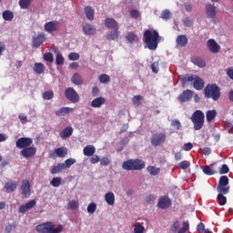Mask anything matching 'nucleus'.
Here are the masks:
<instances>
[{
  "label": "nucleus",
  "instance_id": "c85d7f7f",
  "mask_svg": "<svg viewBox=\"0 0 233 233\" xmlns=\"http://www.w3.org/2000/svg\"><path fill=\"white\" fill-rule=\"evenodd\" d=\"M216 116H218V112L216 111V109L208 110L206 112V119L208 123H211L212 120L216 119Z\"/></svg>",
  "mask_w": 233,
  "mask_h": 233
},
{
  "label": "nucleus",
  "instance_id": "6ab92c4d",
  "mask_svg": "<svg viewBox=\"0 0 233 233\" xmlns=\"http://www.w3.org/2000/svg\"><path fill=\"white\" fill-rule=\"evenodd\" d=\"M45 43V35H38L33 37V48H39Z\"/></svg>",
  "mask_w": 233,
  "mask_h": 233
},
{
  "label": "nucleus",
  "instance_id": "052dcab7",
  "mask_svg": "<svg viewBox=\"0 0 233 233\" xmlns=\"http://www.w3.org/2000/svg\"><path fill=\"white\" fill-rule=\"evenodd\" d=\"M228 172H230V168H228L227 164H223L220 167L219 174H228Z\"/></svg>",
  "mask_w": 233,
  "mask_h": 233
},
{
  "label": "nucleus",
  "instance_id": "393cba45",
  "mask_svg": "<svg viewBox=\"0 0 233 233\" xmlns=\"http://www.w3.org/2000/svg\"><path fill=\"white\" fill-rule=\"evenodd\" d=\"M74 112V108L72 107H61L58 110L56 111V116H58L59 117L66 116V114H70Z\"/></svg>",
  "mask_w": 233,
  "mask_h": 233
},
{
  "label": "nucleus",
  "instance_id": "72a5a7b5",
  "mask_svg": "<svg viewBox=\"0 0 233 233\" xmlns=\"http://www.w3.org/2000/svg\"><path fill=\"white\" fill-rule=\"evenodd\" d=\"M65 170V164L58 163L56 166H54L51 169V174H59V172H62Z\"/></svg>",
  "mask_w": 233,
  "mask_h": 233
},
{
  "label": "nucleus",
  "instance_id": "58836bf2",
  "mask_svg": "<svg viewBox=\"0 0 233 233\" xmlns=\"http://www.w3.org/2000/svg\"><path fill=\"white\" fill-rule=\"evenodd\" d=\"M56 154L58 157H65V156L68 154V149H66V147H58L56 150Z\"/></svg>",
  "mask_w": 233,
  "mask_h": 233
},
{
  "label": "nucleus",
  "instance_id": "f3484780",
  "mask_svg": "<svg viewBox=\"0 0 233 233\" xmlns=\"http://www.w3.org/2000/svg\"><path fill=\"white\" fill-rule=\"evenodd\" d=\"M206 14L209 19H214L216 17V6L211 4L206 5Z\"/></svg>",
  "mask_w": 233,
  "mask_h": 233
},
{
  "label": "nucleus",
  "instance_id": "79ce46f5",
  "mask_svg": "<svg viewBox=\"0 0 233 233\" xmlns=\"http://www.w3.org/2000/svg\"><path fill=\"white\" fill-rule=\"evenodd\" d=\"M61 183H63V179H61V177H53V179L50 182V185L52 187H55V188H57V187H59Z\"/></svg>",
  "mask_w": 233,
  "mask_h": 233
},
{
  "label": "nucleus",
  "instance_id": "cd10ccee",
  "mask_svg": "<svg viewBox=\"0 0 233 233\" xmlns=\"http://www.w3.org/2000/svg\"><path fill=\"white\" fill-rule=\"evenodd\" d=\"M71 83L79 86V85H83V77L78 73H75L71 77Z\"/></svg>",
  "mask_w": 233,
  "mask_h": 233
},
{
  "label": "nucleus",
  "instance_id": "9b49d317",
  "mask_svg": "<svg viewBox=\"0 0 233 233\" xmlns=\"http://www.w3.org/2000/svg\"><path fill=\"white\" fill-rule=\"evenodd\" d=\"M37 152V148L35 147H25L21 150L20 155L25 157V159H30V157H34Z\"/></svg>",
  "mask_w": 233,
  "mask_h": 233
},
{
  "label": "nucleus",
  "instance_id": "5701e85b",
  "mask_svg": "<svg viewBox=\"0 0 233 233\" xmlns=\"http://www.w3.org/2000/svg\"><path fill=\"white\" fill-rule=\"evenodd\" d=\"M105 25L106 26V28H111V30H119L117 22H116V20H114L113 18L106 19Z\"/></svg>",
  "mask_w": 233,
  "mask_h": 233
},
{
  "label": "nucleus",
  "instance_id": "69168bd1",
  "mask_svg": "<svg viewBox=\"0 0 233 233\" xmlns=\"http://www.w3.org/2000/svg\"><path fill=\"white\" fill-rule=\"evenodd\" d=\"M183 23L185 25V26H192V25H194V21H192V19L188 18V17H186L184 20H183Z\"/></svg>",
  "mask_w": 233,
  "mask_h": 233
},
{
  "label": "nucleus",
  "instance_id": "de8ad7c7",
  "mask_svg": "<svg viewBox=\"0 0 233 233\" xmlns=\"http://www.w3.org/2000/svg\"><path fill=\"white\" fill-rule=\"evenodd\" d=\"M98 79L103 84L110 83V76L106 74L100 75Z\"/></svg>",
  "mask_w": 233,
  "mask_h": 233
},
{
  "label": "nucleus",
  "instance_id": "0e129e2a",
  "mask_svg": "<svg viewBox=\"0 0 233 233\" xmlns=\"http://www.w3.org/2000/svg\"><path fill=\"white\" fill-rule=\"evenodd\" d=\"M101 161V159L99 158V156L97 155H93V157L90 158V163L92 165H96L97 163H99Z\"/></svg>",
  "mask_w": 233,
  "mask_h": 233
},
{
  "label": "nucleus",
  "instance_id": "a878e982",
  "mask_svg": "<svg viewBox=\"0 0 233 233\" xmlns=\"http://www.w3.org/2000/svg\"><path fill=\"white\" fill-rule=\"evenodd\" d=\"M105 201L109 206H114L116 203V195L112 192H108L105 195Z\"/></svg>",
  "mask_w": 233,
  "mask_h": 233
},
{
  "label": "nucleus",
  "instance_id": "f8f14e48",
  "mask_svg": "<svg viewBox=\"0 0 233 233\" xmlns=\"http://www.w3.org/2000/svg\"><path fill=\"white\" fill-rule=\"evenodd\" d=\"M194 92L190 89H186L178 96L179 103H188L192 99Z\"/></svg>",
  "mask_w": 233,
  "mask_h": 233
},
{
  "label": "nucleus",
  "instance_id": "20e7f679",
  "mask_svg": "<svg viewBox=\"0 0 233 233\" xmlns=\"http://www.w3.org/2000/svg\"><path fill=\"white\" fill-rule=\"evenodd\" d=\"M56 225L54 222H45L35 227V230L38 233H60L63 232V226L59 225L56 228H54Z\"/></svg>",
  "mask_w": 233,
  "mask_h": 233
},
{
  "label": "nucleus",
  "instance_id": "473e14b6",
  "mask_svg": "<svg viewBox=\"0 0 233 233\" xmlns=\"http://www.w3.org/2000/svg\"><path fill=\"white\" fill-rule=\"evenodd\" d=\"M126 39L127 41H128V43H137V41H139L137 35L132 32L127 33V35H126Z\"/></svg>",
  "mask_w": 233,
  "mask_h": 233
},
{
  "label": "nucleus",
  "instance_id": "bf43d9fd",
  "mask_svg": "<svg viewBox=\"0 0 233 233\" xmlns=\"http://www.w3.org/2000/svg\"><path fill=\"white\" fill-rule=\"evenodd\" d=\"M101 167H108L110 165V159L107 157H104L100 160Z\"/></svg>",
  "mask_w": 233,
  "mask_h": 233
},
{
  "label": "nucleus",
  "instance_id": "0eeeda50",
  "mask_svg": "<svg viewBox=\"0 0 233 233\" xmlns=\"http://www.w3.org/2000/svg\"><path fill=\"white\" fill-rule=\"evenodd\" d=\"M229 182L230 180L228 179V177L221 176L217 186V192L218 194H228L230 192V186H228Z\"/></svg>",
  "mask_w": 233,
  "mask_h": 233
},
{
  "label": "nucleus",
  "instance_id": "dca6fc26",
  "mask_svg": "<svg viewBox=\"0 0 233 233\" xmlns=\"http://www.w3.org/2000/svg\"><path fill=\"white\" fill-rule=\"evenodd\" d=\"M208 48L209 51L212 52V54H218V52H219V50H221V46H219L218 44L216 43V40L214 39H209L208 40Z\"/></svg>",
  "mask_w": 233,
  "mask_h": 233
},
{
  "label": "nucleus",
  "instance_id": "13d9d810",
  "mask_svg": "<svg viewBox=\"0 0 233 233\" xmlns=\"http://www.w3.org/2000/svg\"><path fill=\"white\" fill-rule=\"evenodd\" d=\"M79 59V54L77 53H69L68 60L69 61H77Z\"/></svg>",
  "mask_w": 233,
  "mask_h": 233
},
{
  "label": "nucleus",
  "instance_id": "a18cd8bd",
  "mask_svg": "<svg viewBox=\"0 0 233 233\" xmlns=\"http://www.w3.org/2000/svg\"><path fill=\"white\" fill-rule=\"evenodd\" d=\"M142 101H143V96L141 95H137L132 98V103L136 106H140Z\"/></svg>",
  "mask_w": 233,
  "mask_h": 233
},
{
  "label": "nucleus",
  "instance_id": "8fccbe9b",
  "mask_svg": "<svg viewBox=\"0 0 233 233\" xmlns=\"http://www.w3.org/2000/svg\"><path fill=\"white\" fill-rule=\"evenodd\" d=\"M68 207L71 210H77L79 208V203L76 200H71L68 203Z\"/></svg>",
  "mask_w": 233,
  "mask_h": 233
},
{
  "label": "nucleus",
  "instance_id": "c03bdc74",
  "mask_svg": "<svg viewBox=\"0 0 233 233\" xmlns=\"http://www.w3.org/2000/svg\"><path fill=\"white\" fill-rule=\"evenodd\" d=\"M147 169V172H149L150 176H157V174H159L160 172V169L154 166H148Z\"/></svg>",
  "mask_w": 233,
  "mask_h": 233
},
{
  "label": "nucleus",
  "instance_id": "774afa93",
  "mask_svg": "<svg viewBox=\"0 0 233 233\" xmlns=\"http://www.w3.org/2000/svg\"><path fill=\"white\" fill-rule=\"evenodd\" d=\"M15 227H17V225H15V224L8 225L5 228V232L10 233V232H12V230H15Z\"/></svg>",
  "mask_w": 233,
  "mask_h": 233
},
{
  "label": "nucleus",
  "instance_id": "f704fd0d",
  "mask_svg": "<svg viewBox=\"0 0 233 233\" xmlns=\"http://www.w3.org/2000/svg\"><path fill=\"white\" fill-rule=\"evenodd\" d=\"M119 37V31L118 29H113L112 32H110L107 35H106V39L108 41H114V39H117Z\"/></svg>",
  "mask_w": 233,
  "mask_h": 233
},
{
  "label": "nucleus",
  "instance_id": "603ef678",
  "mask_svg": "<svg viewBox=\"0 0 233 233\" xmlns=\"http://www.w3.org/2000/svg\"><path fill=\"white\" fill-rule=\"evenodd\" d=\"M44 61H48V63H54V55H52V53H46L44 55Z\"/></svg>",
  "mask_w": 233,
  "mask_h": 233
},
{
  "label": "nucleus",
  "instance_id": "a19ab883",
  "mask_svg": "<svg viewBox=\"0 0 233 233\" xmlns=\"http://www.w3.org/2000/svg\"><path fill=\"white\" fill-rule=\"evenodd\" d=\"M202 171L206 176H214V174H216V171H214L210 166H204Z\"/></svg>",
  "mask_w": 233,
  "mask_h": 233
},
{
  "label": "nucleus",
  "instance_id": "6e6d98bb",
  "mask_svg": "<svg viewBox=\"0 0 233 233\" xmlns=\"http://www.w3.org/2000/svg\"><path fill=\"white\" fill-rule=\"evenodd\" d=\"M171 127H173L175 130H179L181 128V122H179V120H172Z\"/></svg>",
  "mask_w": 233,
  "mask_h": 233
},
{
  "label": "nucleus",
  "instance_id": "1a4fd4ad",
  "mask_svg": "<svg viewBox=\"0 0 233 233\" xmlns=\"http://www.w3.org/2000/svg\"><path fill=\"white\" fill-rule=\"evenodd\" d=\"M167 141V135L165 133H156L151 137V145L153 147H159V145H163Z\"/></svg>",
  "mask_w": 233,
  "mask_h": 233
},
{
  "label": "nucleus",
  "instance_id": "4be33fe9",
  "mask_svg": "<svg viewBox=\"0 0 233 233\" xmlns=\"http://www.w3.org/2000/svg\"><path fill=\"white\" fill-rule=\"evenodd\" d=\"M72 134H74V128H72V127H67L60 132V137L62 139H67Z\"/></svg>",
  "mask_w": 233,
  "mask_h": 233
},
{
  "label": "nucleus",
  "instance_id": "4c0bfd02",
  "mask_svg": "<svg viewBox=\"0 0 233 233\" xmlns=\"http://www.w3.org/2000/svg\"><path fill=\"white\" fill-rule=\"evenodd\" d=\"M2 16L5 21H12V19H14V13L10 10H6L3 12Z\"/></svg>",
  "mask_w": 233,
  "mask_h": 233
},
{
  "label": "nucleus",
  "instance_id": "ea45409f",
  "mask_svg": "<svg viewBox=\"0 0 233 233\" xmlns=\"http://www.w3.org/2000/svg\"><path fill=\"white\" fill-rule=\"evenodd\" d=\"M85 12L86 18L89 19V21H94V10L90 6H86Z\"/></svg>",
  "mask_w": 233,
  "mask_h": 233
},
{
  "label": "nucleus",
  "instance_id": "6e6552de",
  "mask_svg": "<svg viewBox=\"0 0 233 233\" xmlns=\"http://www.w3.org/2000/svg\"><path fill=\"white\" fill-rule=\"evenodd\" d=\"M65 96L71 103H79V94L75 91L74 87H67L65 90Z\"/></svg>",
  "mask_w": 233,
  "mask_h": 233
},
{
  "label": "nucleus",
  "instance_id": "bb28decb",
  "mask_svg": "<svg viewBox=\"0 0 233 233\" xmlns=\"http://www.w3.org/2000/svg\"><path fill=\"white\" fill-rule=\"evenodd\" d=\"M5 188L6 192H15V188H17V182L14 180H10L5 185Z\"/></svg>",
  "mask_w": 233,
  "mask_h": 233
},
{
  "label": "nucleus",
  "instance_id": "4468645a",
  "mask_svg": "<svg viewBox=\"0 0 233 233\" xmlns=\"http://www.w3.org/2000/svg\"><path fill=\"white\" fill-rule=\"evenodd\" d=\"M170 205H172V200H170V198L167 196L161 197L158 199V208H162L164 210L165 208H168Z\"/></svg>",
  "mask_w": 233,
  "mask_h": 233
},
{
  "label": "nucleus",
  "instance_id": "2f4dec72",
  "mask_svg": "<svg viewBox=\"0 0 233 233\" xmlns=\"http://www.w3.org/2000/svg\"><path fill=\"white\" fill-rule=\"evenodd\" d=\"M228 193H218L217 197V201L220 207H225L227 205V196Z\"/></svg>",
  "mask_w": 233,
  "mask_h": 233
},
{
  "label": "nucleus",
  "instance_id": "680f3d73",
  "mask_svg": "<svg viewBox=\"0 0 233 233\" xmlns=\"http://www.w3.org/2000/svg\"><path fill=\"white\" fill-rule=\"evenodd\" d=\"M151 70H152V72H154V74H157V72H159V63L154 62L151 65Z\"/></svg>",
  "mask_w": 233,
  "mask_h": 233
},
{
  "label": "nucleus",
  "instance_id": "338daca9",
  "mask_svg": "<svg viewBox=\"0 0 233 233\" xmlns=\"http://www.w3.org/2000/svg\"><path fill=\"white\" fill-rule=\"evenodd\" d=\"M130 16L133 17V19H137V17H139V11L136 9L131 10Z\"/></svg>",
  "mask_w": 233,
  "mask_h": 233
},
{
  "label": "nucleus",
  "instance_id": "49530a36",
  "mask_svg": "<svg viewBox=\"0 0 233 233\" xmlns=\"http://www.w3.org/2000/svg\"><path fill=\"white\" fill-rule=\"evenodd\" d=\"M189 228H190V224H188V222L187 221H184L182 228L178 229L177 233H187L188 232Z\"/></svg>",
  "mask_w": 233,
  "mask_h": 233
},
{
  "label": "nucleus",
  "instance_id": "ddd939ff",
  "mask_svg": "<svg viewBox=\"0 0 233 233\" xmlns=\"http://www.w3.org/2000/svg\"><path fill=\"white\" fill-rule=\"evenodd\" d=\"M22 197L28 198H30V181L23 180L21 185Z\"/></svg>",
  "mask_w": 233,
  "mask_h": 233
},
{
  "label": "nucleus",
  "instance_id": "37998d69",
  "mask_svg": "<svg viewBox=\"0 0 233 233\" xmlns=\"http://www.w3.org/2000/svg\"><path fill=\"white\" fill-rule=\"evenodd\" d=\"M134 233H145V226H143V224L137 222L134 226Z\"/></svg>",
  "mask_w": 233,
  "mask_h": 233
},
{
  "label": "nucleus",
  "instance_id": "2eb2a0df",
  "mask_svg": "<svg viewBox=\"0 0 233 233\" xmlns=\"http://www.w3.org/2000/svg\"><path fill=\"white\" fill-rule=\"evenodd\" d=\"M35 205H36L35 200H30L27 203H25V205L20 206L18 212L20 214H25V212H28V210H32V208H34V207H35Z\"/></svg>",
  "mask_w": 233,
  "mask_h": 233
},
{
  "label": "nucleus",
  "instance_id": "3c124183",
  "mask_svg": "<svg viewBox=\"0 0 233 233\" xmlns=\"http://www.w3.org/2000/svg\"><path fill=\"white\" fill-rule=\"evenodd\" d=\"M96 210H97V205L96 203H90L87 206V212L89 214H94V212H96Z\"/></svg>",
  "mask_w": 233,
  "mask_h": 233
},
{
  "label": "nucleus",
  "instance_id": "f03ea898",
  "mask_svg": "<svg viewBox=\"0 0 233 233\" xmlns=\"http://www.w3.org/2000/svg\"><path fill=\"white\" fill-rule=\"evenodd\" d=\"M180 81L182 83V86H185L187 83H193V88H195V90H203V87L205 86V81H203L201 77L194 75H185L182 76Z\"/></svg>",
  "mask_w": 233,
  "mask_h": 233
},
{
  "label": "nucleus",
  "instance_id": "7ed1b4c3",
  "mask_svg": "<svg viewBox=\"0 0 233 233\" xmlns=\"http://www.w3.org/2000/svg\"><path fill=\"white\" fill-rule=\"evenodd\" d=\"M205 97L208 99H213V101H219V97H221V90L219 86L216 84H208L204 88Z\"/></svg>",
  "mask_w": 233,
  "mask_h": 233
},
{
  "label": "nucleus",
  "instance_id": "5fc2aeb1",
  "mask_svg": "<svg viewBox=\"0 0 233 233\" xmlns=\"http://www.w3.org/2000/svg\"><path fill=\"white\" fill-rule=\"evenodd\" d=\"M76 163V159L74 158H68L65 161V168H70V167H72V165H75Z\"/></svg>",
  "mask_w": 233,
  "mask_h": 233
},
{
  "label": "nucleus",
  "instance_id": "39448f33",
  "mask_svg": "<svg viewBox=\"0 0 233 233\" xmlns=\"http://www.w3.org/2000/svg\"><path fill=\"white\" fill-rule=\"evenodd\" d=\"M145 161L141 159H128L122 163V168L124 170H143L145 168Z\"/></svg>",
  "mask_w": 233,
  "mask_h": 233
},
{
  "label": "nucleus",
  "instance_id": "f257e3e1",
  "mask_svg": "<svg viewBox=\"0 0 233 233\" xmlns=\"http://www.w3.org/2000/svg\"><path fill=\"white\" fill-rule=\"evenodd\" d=\"M161 41V36H159V32L156 29H147L143 34V42L148 50H157V46Z\"/></svg>",
  "mask_w": 233,
  "mask_h": 233
},
{
  "label": "nucleus",
  "instance_id": "e433bc0d",
  "mask_svg": "<svg viewBox=\"0 0 233 233\" xmlns=\"http://www.w3.org/2000/svg\"><path fill=\"white\" fill-rule=\"evenodd\" d=\"M34 71L38 75L43 74V72H45V65L42 63H35L34 66Z\"/></svg>",
  "mask_w": 233,
  "mask_h": 233
},
{
  "label": "nucleus",
  "instance_id": "c9c22d12",
  "mask_svg": "<svg viewBox=\"0 0 233 233\" xmlns=\"http://www.w3.org/2000/svg\"><path fill=\"white\" fill-rule=\"evenodd\" d=\"M18 5L22 10H26L30 8V5H32V0H19Z\"/></svg>",
  "mask_w": 233,
  "mask_h": 233
},
{
  "label": "nucleus",
  "instance_id": "423d86ee",
  "mask_svg": "<svg viewBox=\"0 0 233 233\" xmlns=\"http://www.w3.org/2000/svg\"><path fill=\"white\" fill-rule=\"evenodd\" d=\"M191 122L193 123L194 130H201L205 126V113L201 110H196L191 117Z\"/></svg>",
  "mask_w": 233,
  "mask_h": 233
},
{
  "label": "nucleus",
  "instance_id": "b1692460",
  "mask_svg": "<svg viewBox=\"0 0 233 233\" xmlns=\"http://www.w3.org/2000/svg\"><path fill=\"white\" fill-rule=\"evenodd\" d=\"M191 62L193 63V65L199 66V68H205V66H207V63L205 62V60H203L199 56H193L191 58Z\"/></svg>",
  "mask_w": 233,
  "mask_h": 233
},
{
  "label": "nucleus",
  "instance_id": "e2e57ef3",
  "mask_svg": "<svg viewBox=\"0 0 233 233\" xmlns=\"http://www.w3.org/2000/svg\"><path fill=\"white\" fill-rule=\"evenodd\" d=\"M56 65H63L65 63V58L63 57V55L57 54L56 58Z\"/></svg>",
  "mask_w": 233,
  "mask_h": 233
},
{
  "label": "nucleus",
  "instance_id": "864d4df0",
  "mask_svg": "<svg viewBox=\"0 0 233 233\" xmlns=\"http://www.w3.org/2000/svg\"><path fill=\"white\" fill-rule=\"evenodd\" d=\"M54 97V92L53 91H46L43 94V98L46 100H50Z\"/></svg>",
  "mask_w": 233,
  "mask_h": 233
},
{
  "label": "nucleus",
  "instance_id": "4d7b16f0",
  "mask_svg": "<svg viewBox=\"0 0 233 233\" xmlns=\"http://www.w3.org/2000/svg\"><path fill=\"white\" fill-rule=\"evenodd\" d=\"M188 167H190V162L187 161V160H184V161L179 163V167L182 170H187V168H188Z\"/></svg>",
  "mask_w": 233,
  "mask_h": 233
},
{
  "label": "nucleus",
  "instance_id": "a211bd4d",
  "mask_svg": "<svg viewBox=\"0 0 233 233\" xmlns=\"http://www.w3.org/2000/svg\"><path fill=\"white\" fill-rule=\"evenodd\" d=\"M82 29L86 35H94L96 34V27L90 24H84Z\"/></svg>",
  "mask_w": 233,
  "mask_h": 233
},
{
  "label": "nucleus",
  "instance_id": "7c9ffc66",
  "mask_svg": "<svg viewBox=\"0 0 233 233\" xmlns=\"http://www.w3.org/2000/svg\"><path fill=\"white\" fill-rule=\"evenodd\" d=\"M44 28L46 32L52 34V32H56L57 30V25L54 22H48V23H46Z\"/></svg>",
  "mask_w": 233,
  "mask_h": 233
},
{
  "label": "nucleus",
  "instance_id": "aec40b11",
  "mask_svg": "<svg viewBox=\"0 0 233 233\" xmlns=\"http://www.w3.org/2000/svg\"><path fill=\"white\" fill-rule=\"evenodd\" d=\"M176 42H177V46H180V48H185V46H187V45L188 43V38L185 35H179L177 37Z\"/></svg>",
  "mask_w": 233,
  "mask_h": 233
},
{
  "label": "nucleus",
  "instance_id": "9d476101",
  "mask_svg": "<svg viewBox=\"0 0 233 233\" xmlns=\"http://www.w3.org/2000/svg\"><path fill=\"white\" fill-rule=\"evenodd\" d=\"M32 143H34V140L31 137H20L16 140L15 147L16 148L25 149L31 147Z\"/></svg>",
  "mask_w": 233,
  "mask_h": 233
},
{
  "label": "nucleus",
  "instance_id": "09e8293b",
  "mask_svg": "<svg viewBox=\"0 0 233 233\" xmlns=\"http://www.w3.org/2000/svg\"><path fill=\"white\" fill-rule=\"evenodd\" d=\"M170 15H172L170 14V11L168 9H166V10L162 11L160 17H161V19H164L165 21H168V19H170Z\"/></svg>",
  "mask_w": 233,
  "mask_h": 233
},
{
  "label": "nucleus",
  "instance_id": "412c9836",
  "mask_svg": "<svg viewBox=\"0 0 233 233\" xmlns=\"http://www.w3.org/2000/svg\"><path fill=\"white\" fill-rule=\"evenodd\" d=\"M106 99L103 96L96 97L91 102L92 108H101L102 105H105Z\"/></svg>",
  "mask_w": 233,
  "mask_h": 233
},
{
  "label": "nucleus",
  "instance_id": "c756f323",
  "mask_svg": "<svg viewBox=\"0 0 233 233\" xmlns=\"http://www.w3.org/2000/svg\"><path fill=\"white\" fill-rule=\"evenodd\" d=\"M83 152H84V156L90 157L91 156H94V154H96V147L86 146V147H84Z\"/></svg>",
  "mask_w": 233,
  "mask_h": 233
}]
</instances>
